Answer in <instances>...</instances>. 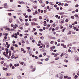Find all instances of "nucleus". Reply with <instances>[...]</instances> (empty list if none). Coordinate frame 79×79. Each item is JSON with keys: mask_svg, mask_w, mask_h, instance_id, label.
<instances>
[{"mask_svg": "<svg viewBox=\"0 0 79 79\" xmlns=\"http://www.w3.org/2000/svg\"><path fill=\"white\" fill-rule=\"evenodd\" d=\"M47 44L46 46V47L47 48H49V47H50V46L49 45V44L48 42L47 43Z\"/></svg>", "mask_w": 79, "mask_h": 79, "instance_id": "nucleus-1", "label": "nucleus"}, {"mask_svg": "<svg viewBox=\"0 0 79 79\" xmlns=\"http://www.w3.org/2000/svg\"><path fill=\"white\" fill-rule=\"evenodd\" d=\"M6 76H10L11 75V74H10V73H6Z\"/></svg>", "mask_w": 79, "mask_h": 79, "instance_id": "nucleus-2", "label": "nucleus"}, {"mask_svg": "<svg viewBox=\"0 0 79 79\" xmlns=\"http://www.w3.org/2000/svg\"><path fill=\"white\" fill-rule=\"evenodd\" d=\"M2 69L3 70H5V71H7V70H8V69H7V68H5L4 67H3Z\"/></svg>", "mask_w": 79, "mask_h": 79, "instance_id": "nucleus-3", "label": "nucleus"}, {"mask_svg": "<svg viewBox=\"0 0 79 79\" xmlns=\"http://www.w3.org/2000/svg\"><path fill=\"white\" fill-rule=\"evenodd\" d=\"M22 78V77L20 76H18L17 77V78L18 79H21Z\"/></svg>", "mask_w": 79, "mask_h": 79, "instance_id": "nucleus-4", "label": "nucleus"}, {"mask_svg": "<svg viewBox=\"0 0 79 79\" xmlns=\"http://www.w3.org/2000/svg\"><path fill=\"white\" fill-rule=\"evenodd\" d=\"M12 21H13V19H9V23H11V22H12Z\"/></svg>", "mask_w": 79, "mask_h": 79, "instance_id": "nucleus-5", "label": "nucleus"}, {"mask_svg": "<svg viewBox=\"0 0 79 79\" xmlns=\"http://www.w3.org/2000/svg\"><path fill=\"white\" fill-rule=\"evenodd\" d=\"M73 77L74 79H76V78H77V77H78V76L77 75H76Z\"/></svg>", "mask_w": 79, "mask_h": 79, "instance_id": "nucleus-6", "label": "nucleus"}, {"mask_svg": "<svg viewBox=\"0 0 79 79\" xmlns=\"http://www.w3.org/2000/svg\"><path fill=\"white\" fill-rule=\"evenodd\" d=\"M6 30H7L8 31H10V29L9 28H7L6 29Z\"/></svg>", "mask_w": 79, "mask_h": 79, "instance_id": "nucleus-7", "label": "nucleus"}, {"mask_svg": "<svg viewBox=\"0 0 79 79\" xmlns=\"http://www.w3.org/2000/svg\"><path fill=\"white\" fill-rule=\"evenodd\" d=\"M37 20V19L35 18L32 20V21H35Z\"/></svg>", "mask_w": 79, "mask_h": 79, "instance_id": "nucleus-8", "label": "nucleus"}, {"mask_svg": "<svg viewBox=\"0 0 79 79\" xmlns=\"http://www.w3.org/2000/svg\"><path fill=\"white\" fill-rule=\"evenodd\" d=\"M10 44H8L6 46V47L7 48H10Z\"/></svg>", "mask_w": 79, "mask_h": 79, "instance_id": "nucleus-9", "label": "nucleus"}, {"mask_svg": "<svg viewBox=\"0 0 79 79\" xmlns=\"http://www.w3.org/2000/svg\"><path fill=\"white\" fill-rule=\"evenodd\" d=\"M64 13L62 12H60V14L61 15H64Z\"/></svg>", "mask_w": 79, "mask_h": 79, "instance_id": "nucleus-10", "label": "nucleus"}, {"mask_svg": "<svg viewBox=\"0 0 79 79\" xmlns=\"http://www.w3.org/2000/svg\"><path fill=\"white\" fill-rule=\"evenodd\" d=\"M33 38H34V37L33 36H31L30 37V40H32V39H33Z\"/></svg>", "mask_w": 79, "mask_h": 79, "instance_id": "nucleus-11", "label": "nucleus"}, {"mask_svg": "<svg viewBox=\"0 0 79 79\" xmlns=\"http://www.w3.org/2000/svg\"><path fill=\"white\" fill-rule=\"evenodd\" d=\"M25 24L27 25V26H29V24L28 23H26Z\"/></svg>", "mask_w": 79, "mask_h": 79, "instance_id": "nucleus-12", "label": "nucleus"}, {"mask_svg": "<svg viewBox=\"0 0 79 79\" xmlns=\"http://www.w3.org/2000/svg\"><path fill=\"white\" fill-rule=\"evenodd\" d=\"M41 6H42V7H44V6H45V5L44 4H42L41 5Z\"/></svg>", "mask_w": 79, "mask_h": 79, "instance_id": "nucleus-13", "label": "nucleus"}, {"mask_svg": "<svg viewBox=\"0 0 79 79\" xmlns=\"http://www.w3.org/2000/svg\"><path fill=\"white\" fill-rule=\"evenodd\" d=\"M35 70V68H34L33 69V70H31L32 72H34Z\"/></svg>", "mask_w": 79, "mask_h": 79, "instance_id": "nucleus-14", "label": "nucleus"}, {"mask_svg": "<svg viewBox=\"0 0 79 79\" xmlns=\"http://www.w3.org/2000/svg\"><path fill=\"white\" fill-rule=\"evenodd\" d=\"M34 22H31V25L32 26H34Z\"/></svg>", "mask_w": 79, "mask_h": 79, "instance_id": "nucleus-15", "label": "nucleus"}, {"mask_svg": "<svg viewBox=\"0 0 79 79\" xmlns=\"http://www.w3.org/2000/svg\"><path fill=\"white\" fill-rule=\"evenodd\" d=\"M19 19H20V21H21V22H22L23 20V19H22V18H20L19 17Z\"/></svg>", "mask_w": 79, "mask_h": 79, "instance_id": "nucleus-16", "label": "nucleus"}, {"mask_svg": "<svg viewBox=\"0 0 79 79\" xmlns=\"http://www.w3.org/2000/svg\"><path fill=\"white\" fill-rule=\"evenodd\" d=\"M37 63L38 64H42V62H38Z\"/></svg>", "mask_w": 79, "mask_h": 79, "instance_id": "nucleus-17", "label": "nucleus"}, {"mask_svg": "<svg viewBox=\"0 0 79 79\" xmlns=\"http://www.w3.org/2000/svg\"><path fill=\"white\" fill-rule=\"evenodd\" d=\"M21 4H26V2H21Z\"/></svg>", "mask_w": 79, "mask_h": 79, "instance_id": "nucleus-18", "label": "nucleus"}, {"mask_svg": "<svg viewBox=\"0 0 79 79\" xmlns=\"http://www.w3.org/2000/svg\"><path fill=\"white\" fill-rule=\"evenodd\" d=\"M64 61L65 63H68V60H64Z\"/></svg>", "mask_w": 79, "mask_h": 79, "instance_id": "nucleus-19", "label": "nucleus"}, {"mask_svg": "<svg viewBox=\"0 0 79 79\" xmlns=\"http://www.w3.org/2000/svg\"><path fill=\"white\" fill-rule=\"evenodd\" d=\"M38 25V24L37 23H34V25L35 26H37Z\"/></svg>", "mask_w": 79, "mask_h": 79, "instance_id": "nucleus-20", "label": "nucleus"}, {"mask_svg": "<svg viewBox=\"0 0 79 79\" xmlns=\"http://www.w3.org/2000/svg\"><path fill=\"white\" fill-rule=\"evenodd\" d=\"M59 59V57H57L55 59L56 60H58Z\"/></svg>", "mask_w": 79, "mask_h": 79, "instance_id": "nucleus-21", "label": "nucleus"}, {"mask_svg": "<svg viewBox=\"0 0 79 79\" xmlns=\"http://www.w3.org/2000/svg\"><path fill=\"white\" fill-rule=\"evenodd\" d=\"M12 69H15V66H13L11 68Z\"/></svg>", "mask_w": 79, "mask_h": 79, "instance_id": "nucleus-22", "label": "nucleus"}, {"mask_svg": "<svg viewBox=\"0 0 79 79\" xmlns=\"http://www.w3.org/2000/svg\"><path fill=\"white\" fill-rule=\"evenodd\" d=\"M71 18L72 19H74V16H72L71 17Z\"/></svg>", "mask_w": 79, "mask_h": 79, "instance_id": "nucleus-23", "label": "nucleus"}, {"mask_svg": "<svg viewBox=\"0 0 79 79\" xmlns=\"http://www.w3.org/2000/svg\"><path fill=\"white\" fill-rule=\"evenodd\" d=\"M58 29H59V28L58 27H56L55 28V30H58Z\"/></svg>", "mask_w": 79, "mask_h": 79, "instance_id": "nucleus-24", "label": "nucleus"}, {"mask_svg": "<svg viewBox=\"0 0 79 79\" xmlns=\"http://www.w3.org/2000/svg\"><path fill=\"white\" fill-rule=\"evenodd\" d=\"M39 31L40 32H42V31H43V29H40L39 30Z\"/></svg>", "mask_w": 79, "mask_h": 79, "instance_id": "nucleus-25", "label": "nucleus"}, {"mask_svg": "<svg viewBox=\"0 0 79 79\" xmlns=\"http://www.w3.org/2000/svg\"><path fill=\"white\" fill-rule=\"evenodd\" d=\"M79 7V5H78V4H77L75 6V7H76V8H77V7Z\"/></svg>", "mask_w": 79, "mask_h": 79, "instance_id": "nucleus-26", "label": "nucleus"}, {"mask_svg": "<svg viewBox=\"0 0 79 79\" xmlns=\"http://www.w3.org/2000/svg\"><path fill=\"white\" fill-rule=\"evenodd\" d=\"M39 18L40 19H42V17L41 16H40L39 17Z\"/></svg>", "mask_w": 79, "mask_h": 79, "instance_id": "nucleus-27", "label": "nucleus"}, {"mask_svg": "<svg viewBox=\"0 0 79 79\" xmlns=\"http://www.w3.org/2000/svg\"><path fill=\"white\" fill-rule=\"evenodd\" d=\"M30 68L31 69H33V66L31 65L30 67Z\"/></svg>", "mask_w": 79, "mask_h": 79, "instance_id": "nucleus-28", "label": "nucleus"}, {"mask_svg": "<svg viewBox=\"0 0 79 79\" xmlns=\"http://www.w3.org/2000/svg\"><path fill=\"white\" fill-rule=\"evenodd\" d=\"M58 55V54H55L54 55V57H56V56Z\"/></svg>", "mask_w": 79, "mask_h": 79, "instance_id": "nucleus-29", "label": "nucleus"}, {"mask_svg": "<svg viewBox=\"0 0 79 79\" xmlns=\"http://www.w3.org/2000/svg\"><path fill=\"white\" fill-rule=\"evenodd\" d=\"M74 16H75V17H78V15L77 14H75L74 15Z\"/></svg>", "mask_w": 79, "mask_h": 79, "instance_id": "nucleus-30", "label": "nucleus"}, {"mask_svg": "<svg viewBox=\"0 0 79 79\" xmlns=\"http://www.w3.org/2000/svg\"><path fill=\"white\" fill-rule=\"evenodd\" d=\"M68 77V76H65L64 77V78L65 79H66V78H67Z\"/></svg>", "mask_w": 79, "mask_h": 79, "instance_id": "nucleus-31", "label": "nucleus"}, {"mask_svg": "<svg viewBox=\"0 0 79 79\" xmlns=\"http://www.w3.org/2000/svg\"><path fill=\"white\" fill-rule=\"evenodd\" d=\"M69 27H70L71 28L73 27V25H70L69 26Z\"/></svg>", "mask_w": 79, "mask_h": 79, "instance_id": "nucleus-32", "label": "nucleus"}, {"mask_svg": "<svg viewBox=\"0 0 79 79\" xmlns=\"http://www.w3.org/2000/svg\"><path fill=\"white\" fill-rule=\"evenodd\" d=\"M27 11L28 12H31V10L29 9H28L27 10Z\"/></svg>", "mask_w": 79, "mask_h": 79, "instance_id": "nucleus-33", "label": "nucleus"}, {"mask_svg": "<svg viewBox=\"0 0 79 79\" xmlns=\"http://www.w3.org/2000/svg\"><path fill=\"white\" fill-rule=\"evenodd\" d=\"M64 6H68V4L66 3L64 4Z\"/></svg>", "mask_w": 79, "mask_h": 79, "instance_id": "nucleus-34", "label": "nucleus"}, {"mask_svg": "<svg viewBox=\"0 0 79 79\" xmlns=\"http://www.w3.org/2000/svg\"><path fill=\"white\" fill-rule=\"evenodd\" d=\"M40 39H44V37L43 36H42L40 37Z\"/></svg>", "mask_w": 79, "mask_h": 79, "instance_id": "nucleus-35", "label": "nucleus"}, {"mask_svg": "<svg viewBox=\"0 0 79 79\" xmlns=\"http://www.w3.org/2000/svg\"><path fill=\"white\" fill-rule=\"evenodd\" d=\"M26 43H27V45H28V44H29V41L28 40H27L26 41Z\"/></svg>", "mask_w": 79, "mask_h": 79, "instance_id": "nucleus-36", "label": "nucleus"}, {"mask_svg": "<svg viewBox=\"0 0 79 79\" xmlns=\"http://www.w3.org/2000/svg\"><path fill=\"white\" fill-rule=\"evenodd\" d=\"M22 43H23V44H25V42H24V40H22Z\"/></svg>", "mask_w": 79, "mask_h": 79, "instance_id": "nucleus-37", "label": "nucleus"}, {"mask_svg": "<svg viewBox=\"0 0 79 79\" xmlns=\"http://www.w3.org/2000/svg\"><path fill=\"white\" fill-rule=\"evenodd\" d=\"M72 33L73 34H76V32L74 31H73Z\"/></svg>", "mask_w": 79, "mask_h": 79, "instance_id": "nucleus-38", "label": "nucleus"}, {"mask_svg": "<svg viewBox=\"0 0 79 79\" xmlns=\"http://www.w3.org/2000/svg\"><path fill=\"white\" fill-rule=\"evenodd\" d=\"M50 5H52V6H53L54 5V4H53L51 2H50Z\"/></svg>", "mask_w": 79, "mask_h": 79, "instance_id": "nucleus-39", "label": "nucleus"}, {"mask_svg": "<svg viewBox=\"0 0 79 79\" xmlns=\"http://www.w3.org/2000/svg\"><path fill=\"white\" fill-rule=\"evenodd\" d=\"M52 32H54V31H55V28H53L52 29Z\"/></svg>", "mask_w": 79, "mask_h": 79, "instance_id": "nucleus-40", "label": "nucleus"}, {"mask_svg": "<svg viewBox=\"0 0 79 79\" xmlns=\"http://www.w3.org/2000/svg\"><path fill=\"white\" fill-rule=\"evenodd\" d=\"M11 59H13L14 58V56H13L12 55V56L11 57Z\"/></svg>", "mask_w": 79, "mask_h": 79, "instance_id": "nucleus-41", "label": "nucleus"}, {"mask_svg": "<svg viewBox=\"0 0 79 79\" xmlns=\"http://www.w3.org/2000/svg\"><path fill=\"white\" fill-rule=\"evenodd\" d=\"M1 64H3V63H4V61H2L1 62Z\"/></svg>", "mask_w": 79, "mask_h": 79, "instance_id": "nucleus-42", "label": "nucleus"}, {"mask_svg": "<svg viewBox=\"0 0 79 79\" xmlns=\"http://www.w3.org/2000/svg\"><path fill=\"white\" fill-rule=\"evenodd\" d=\"M27 50H30V47H27Z\"/></svg>", "mask_w": 79, "mask_h": 79, "instance_id": "nucleus-43", "label": "nucleus"}, {"mask_svg": "<svg viewBox=\"0 0 79 79\" xmlns=\"http://www.w3.org/2000/svg\"><path fill=\"white\" fill-rule=\"evenodd\" d=\"M12 65H12V64H10L9 65L10 67H11V66H12Z\"/></svg>", "mask_w": 79, "mask_h": 79, "instance_id": "nucleus-44", "label": "nucleus"}, {"mask_svg": "<svg viewBox=\"0 0 79 79\" xmlns=\"http://www.w3.org/2000/svg\"><path fill=\"white\" fill-rule=\"evenodd\" d=\"M51 44H53V41H52L50 42Z\"/></svg>", "mask_w": 79, "mask_h": 79, "instance_id": "nucleus-45", "label": "nucleus"}, {"mask_svg": "<svg viewBox=\"0 0 79 79\" xmlns=\"http://www.w3.org/2000/svg\"><path fill=\"white\" fill-rule=\"evenodd\" d=\"M8 15H9V16H11V13H8Z\"/></svg>", "mask_w": 79, "mask_h": 79, "instance_id": "nucleus-46", "label": "nucleus"}, {"mask_svg": "<svg viewBox=\"0 0 79 79\" xmlns=\"http://www.w3.org/2000/svg\"><path fill=\"white\" fill-rule=\"evenodd\" d=\"M40 3H41V4H42V3H43V2H42V1L41 0L40 2Z\"/></svg>", "mask_w": 79, "mask_h": 79, "instance_id": "nucleus-47", "label": "nucleus"}, {"mask_svg": "<svg viewBox=\"0 0 79 79\" xmlns=\"http://www.w3.org/2000/svg\"><path fill=\"white\" fill-rule=\"evenodd\" d=\"M64 44H61V46H62V47H63L64 46Z\"/></svg>", "mask_w": 79, "mask_h": 79, "instance_id": "nucleus-48", "label": "nucleus"}, {"mask_svg": "<svg viewBox=\"0 0 79 79\" xmlns=\"http://www.w3.org/2000/svg\"><path fill=\"white\" fill-rule=\"evenodd\" d=\"M53 20H51L50 21V23H53Z\"/></svg>", "mask_w": 79, "mask_h": 79, "instance_id": "nucleus-49", "label": "nucleus"}, {"mask_svg": "<svg viewBox=\"0 0 79 79\" xmlns=\"http://www.w3.org/2000/svg\"><path fill=\"white\" fill-rule=\"evenodd\" d=\"M27 21H28V19H25V21H26V22H27Z\"/></svg>", "mask_w": 79, "mask_h": 79, "instance_id": "nucleus-50", "label": "nucleus"}, {"mask_svg": "<svg viewBox=\"0 0 79 79\" xmlns=\"http://www.w3.org/2000/svg\"><path fill=\"white\" fill-rule=\"evenodd\" d=\"M39 56L40 58V57H42V55L41 54H40L39 55Z\"/></svg>", "mask_w": 79, "mask_h": 79, "instance_id": "nucleus-51", "label": "nucleus"}, {"mask_svg": "<svg viewBox=\"0 0 79 79\" xmlns=\"http://www.w3.org/2000/svg\"><path fill=\"white\" fill-rule=\"evenodd\" d=\"M49 59L48 58H46L45 59V61H48V60Z\"/></svg>", "mask_w": 79, "mask_h": 79, "instance_id": "nucleus-52", "label": "nucleus"}, {"mask_svg": "<svg viewBox=\"0 0 79 79\" xmlns=\"http://www.w3.org/2000/svg\"><path fill=\"white\" fill-rule=\"evenodd\" d=\"M71 34V31H70L69 32L68 34Z\"/></svg>", "mask_w": 79, "mask_h": 79, "instance_id": "nucleus-53", "label": "nucleus"}, {"mask_svg": "<svg viewBox=\"0 0 79 79\" xmlns=\"http://www.w3.org/2000/svg\"><path fill=\"white\" fill-rule=\"evenodd\" d=\"M4 8H8V6H4Z\"/></svg>", "mask_w": 79, "mask_h": 79, "instance_id": "nucleus-54", "label": "nucleus"}, {"mask_svg": "<svg viewBox=\"0 0 79 79\" xmlns=\"http://www.w3.org/2000/svg\"><path fill=\"white\" fill-rule=\"evenodd\" d=\"M5 50H6V51H8V49L6 48L5 49Z\"/></svg>", "mask_w": 79, "mask_h": 79, "instance_id": "nucleus-55", "label": "nucleus"}, {"mask_svg": "<svg viewBox=\"0 0 79 79\" xmlns=\"http://www.w3.org/2000/svg\"><path fill=\"white\" fill-rule=\"evenodd\" d=\"M57 42H60V39H58V40H57Z\"/></svg>", "mask_w": 79, "mask_h": 79, "instance_id": "nucleus-56", "label": "nucleus"}, {"mask_svg": "<svg viewBox=\"0 0 79 79\" xmlns=\"http://www.w3.org/2000/svg\"><path fill=\"white\" fill-rule=\"evenodd\" d=\"M54 6L55 8H56V7H57V5H55Z\"/></svg>", "mask_w": 79, "mask_h": 79, "instance_id": "nucleus-57", "label": "nucleus"}, {"mask_svg": "<svg viewBox=\"0 0 79 79\" xmlns=\"http://www.w3.org/2000/svg\"><path fill=\"white\" fill-rule=\"evenodd\" d=\"M42 46H43V48H45V45L44 44H43L42 45Z\"/></svg>", "mask_w": 79, "mask_h": 79, "instance_id": "nucleus-58", "label": "nucleus"}, {"mask_svg": "<svg viewBox=\"0 0 79 79\" xmlns=\"http://www.w3.org/2000/svg\"><path fill=\"white\" fill-rule=\"evenodd\" d=\"M56 26V25L55 24V23H54L53 25V27H55Z\"/></svg>", "mask_w": 79, "mask_h": 79, "instance_id": "nucleus-59", "label": "nucleus"}, {"mask_svg": "<svg viewBox=\"0 0 79 79\" xmlns=\"http://www.w3.org/2000/svg\"><path fill=\"white\" fill-rule=\"evenodd\" d=\"M61 2H59L58 4V5H59V6H60V5H61Z\"/></svg>", "mask_w": 79, "mask_h": 79, "instance_id": "nucleus-60", "label": "nucleus"}, {"mask_svg": "<svg viewBox=\"0 0 79 79\" xmlns=\"http://www.w3.org/2000/svg\"><path fill=\"white\" fill-rule=\"evenodd\" d=\"M15 27H18V24H15Z\"/></svg>", "mask_w": 79, "mask_h": 79, "instance_id": "nucleus-61", "label": "nucleus"}, {"mask_svg": "<svg viewBox=\"0 0 79 79\" xmlns=\"http://www.w3.org/2000/svg\"><path fill=\"white\" fill-rule=\"evenodd\" d=\"M68 21H69V20H68V19H66L65 20V22H68Z\"/></svg>", "mask_w": 79, "mask_h": 79, "instance_id": "nucleus-62", "label": "nucleus"}, {"mask_svg": "<svg viewBox=\"0 0 79 79\" xmlns=\"http://www.w3.org/2000/svg\"><path fill=\"white\" fill-rule=\"evenodd\" d=\"M63 56V54H61V55H60V56L61 57H62V56Z\"/></svg>", "mask_w": 79, "mask_h": 79, "instance_id": "nucleus-63", "label": "nucleus"}, {"mask_svg": "<svg viewBox=\"0 0 79 79\" xmlns=\"http://www.w3.org/2000/svg\"><path fill=\"white\" fill-rule=\"evenodd\" d=\"M74 23L75 24H76L77 23V21H75L74 22Z\"/></svg>", "mask_w": 79, "mask_h": 79, "instance_id": "nucleus-64", "label": "nucleus"}]
</instances>
